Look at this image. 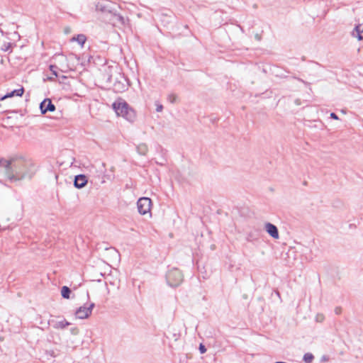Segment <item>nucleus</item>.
<instances>
[{
	"mask_svg": "<svg viewBox=\"0 0 363 363\" xmlns=\"http://www.w3.org/2000/svg\"><path fill=\"white\" fill-rule=\"evenodd\" d=\"M65 33L66 34H68V33H71V28H70L69 27H67V28H65Z\"/></svg>",
	"mask_w": 363,
	"mask_h": 363,
	"instance_id": "29",
	"label": "nucleus"
},
{
	"mask_svg": "<svg viewBox=\"0 0 363 363\" xmlns=\"http://www.w3.org/2000/svg\"><path fill=\"white\" fill-rule=\"evenodd\" d=\"M23 93H24V89L23 87H21L18 89L13 90L11 92L1 96L0 98V101H4L7 98L13 97L14 96H21L23 94Z\"/></svg>",
	"mask_w": 363,
	"mask_h": 363,
	"instance_id": "14",
	"label": "nucleus"
},
{
	"mask_svg": "<svg viewBox=\"0 0 363 363\" xmlns=\"http://www.w3.org/2000/svg\"><path fill=\"white\" fill-rule=\"evenodd\" d=\"M177 96L174 94H171L168 96V100L170 103L174 104L177 101Z\"/></svg>",
	"mask_w": 363,
	"mask_h": 363,
	"instance_id": "21",
	"label": "nucleus"
},
{
	"mask_svg": "<svg viewBox=\"0 0 363 363\" xmlns=\"http://www.w3.org/2000/svg\"><path fill=\"white\" fill-rule=\"evenodd\" d=\"M117 18H118V20L121 22V23H124V20H123V18L121 17V16H117Z\"/></svg>",
	"mask_w": 363,
	"mask_h": 363,
	"instance_id": "30",
	"label": "nucleus"
},
{
	"mask_svg": "<svg viewBox=\"0 0 363 363\" xmlns=\"http://www.w3.org/2000/svg\"><path fill=\"white\" fill-rule=\"evenodd\" d=\"M51 323L53 328L55 329H64L70 325V323L65 319H61L60 320H52Z\"/></svg>",
	"mask_w": 363,
	"mask_h": 363,
	"instance_id": "13",
	"label": "nucleus"
},
{
	"mask_svg": "<svg viewBox=\"0 0 363 363\" xmlns=\"http://www.w3.org/2000/svg\"><path fill=\"white\" fill-rule=\"evenodd\" d=\"M104 177H105V176H104ZM105 182H106V180H105V179H104V178H103V179L101 180V184H104V183H105Z\"/></svg>",
	"mask_w": 363,
	"mask_h": 363,
	"instance_id": "31",
	"label": "nucleus"
},
{
	"mask_svg": "<svg viewBox=\"0 0 363 363\" xmlns=\"http://www.w3.org/2000/svg\"><path fill=\"white\" fill-rule=\"evenodd\" d=\"M10 169V160L0 159V179H6L9 181Z\"/></svg>",
	"mask_w": 363,
	"mask_h": 363,
	"instance_id": "7",
	"label": "nucleus"
},
{
	"mask_svg": "<svg viewBox=\"0 0 363 363\" xmlns=\"http://www.w3.org/2000/svg\"><path fill=\"white\" fill-rule=\"evenodd\" d=\"M199 351L201 354H203L206 352V349L203 345L201 344L199 345Z\"/></svg>",
	"mask_w": 363,
	"mask_h": 363,
	"instance_id": "27",
	"label": "nucleus"
},
{
	"mask_svg": "<svg viewBox=\"0 0 363 363\" xmlns=\"http://www.w3.org/2000/svg\"><path fill=\"white\" fill-rule=\"evenodd\" d=\"M152 201L147 197L140 198L137 202L138 212L141 215L150 214Z\"/></svg>",
	"mask_w": 363,
	"mask_h": 363,
	"instance_id": "5",
	"label": "nucleus"
},
{
	"mask_svg": "<svg viewBox=\"0 0 363 363\" xmlns=\"http://www.w3.org/2000/svg\"><path fill=\"white\" fill-rule=\"evenodd\" d=\"M116 70V67H113L108 66V67H104V73H103L104 79L106 82H111V78L113 76V73Z\"/></svg>",
	"mask_w": 363,
	"mask_h": 363,
	"instance_id": "11",
	"label": "nucleus"
},
{
	"mask_svg": "<svg viewBox=\"0 0 363 363\" xmlns=\"http://www.w3.org/2000/svg\"><path fill=\"white\" fill-rule=\"evenodd\" d=\"M103 257L107 264L113 270H118V266L121 261V255L114 247L105 249Z\"/></svg>",
	"mask_w": 363,
	"mask_h": 363,
	"instance_id": "3",
	"label": "nucleus"
},
{
	"mask_svg": "<svg viewBox=\"0 0 363 363\" xmlns=\"http://www.w3.org/2000/svg\"><path fill=\"white\" fill-rule=\"evenodd\" d=\"M313 355L311 353H306L304 355H303V361L306 362V363H311L313 359Z\"/></svg>",
	"mask_w": 363,
	"mask_h": 363,
	"instance_id": "18",
	"label": "nucleus"
},
{
	"mask_svg": "<svg viewBox=\"0 0 363 363\" xmlns=\"http://www.w3.org/2000/svg\"><path fill=\"white\" fill-rule=\"evenodd\" d=\"M112 106L118 116H121L131 123L135 121V111L123 99H119L116 100Z\"/></svg>",
	"mask_w": 363,
	"mask_h": 363,
	"instance_id": "2",
	"label": "nucleus"
},
{
	"mask_svg": "<svg viewBox=\"0 0 363 363\" xmlns=\"http://www.w3.org/2000/svg\"><path fill=\"white\" fill-rule=\"evenodd\" d=\"M95 306L94 303H86L83 306L79 307L75 311V317L77 319L83 320L88 318L92 313Z\"/></svg>",
	"mask_w": 363,
	"mask_h": 363,
	"instance_id": "4",
	"label": "nucleus"
},
{
	"mask_svg": "<svg viewBox=\"0 0 363 363\" xmlns=\"http://www.w3.org/2000/svg\"><path fill=\"white\" fill-rule=\"evenodd\" d=\"M71 293L70 289L69 287L65 286L61 289V295L64 298H69V294Z\"/></svg>",
	"mask_w": 363,
	"mask_h": 363,
	"instance_id": "17",
	"label": "nucleus"
},
{
	"mask_svg": "<svg viewBox=\"0 0 363 363\" xmlns=\"http://www.w3.org/2000/svg\"><path fill=\"white\" fill-rule=\"evenodd\" d=\"M11 43H5L3 44L1 50L3 51H8L11 48Z\"/></svg>",
	"mask_w": 363,
	"mask_h": 363,
	"instance_id": "22",
	"label": "nucleus"
},
{
	"mask_svg": "<svg viewBox=\"0 0 363 363\" xmlns=\"http://www.w3.org/2000/svg\"><path fill=\"white\" fill-rule=\"evenodd\" d=\"M325 319V316L322 313H318L315 315V320L318 323H322Z\"/></svg>",
	"mask_w": 363,
	"mask_h": 363,
	"instance_id": "20",
	"label": "nucleus"
},
{
	"mask_svg": "<svg viewBox=\"0 0 363 363\" xmlns=\"http://www.w3.org/2000/svg\"><path fill=\"white\" fill-rule=\"evenodd\" d=\"M330 118H333V119H335V120H338L339 119L338 116L335 113H330Z\"/></svg>",
	"mask_w": 363,
	"mask_h": 363,
	"instance_id": "28",
	"label": "nucleus"
},
{
	"mask_svg": "<svg viewBox=\"0 0 363 363\" xmlns=\"http://www.w3.org/2000/svg\"><path fill=\"white\" fill-rule=\"evenodd\" d=\"M86 40V38L83 34L77 35V36H74L72 39V42H77L81 46H83Z\"/></svg>",
	"mask_w": 363,
	"mask_h": 363,
	"instance_id": "15",
	"label": "nucleus"
},
{
	"mask_svg": "<svg viewBox=\"0 0 363 363\" xmlns=\"http://www.w3.org/2000/svg\"><path fill=\"white\" fill-rule=\"evenodd\" d=\"M165 279L167 284L171 287H177L183 281L182 274H166Z\"/></svg>",
	"mask_w": 363,
	"mask_h": 363,
	"instance_id": "6",
	"label": "nucleus"
},
{
	"mask_svg": "<svg viewBox=\"0 0 363 363\" xmlns=\"http://www.w3.org/2000/svg\"><path fill=\"white\" fill-rule=\"evenodd\" d=\"M56 69H57V67L55 66V65H50V69L52 72V74H53V75L55 77L57 76V73Z\"/></svg>",
	"mask_w": 363,
	"mask_h": 363,
	"instance_id": "23",
	"label": "nucleus"
},
{
	"mask_svg": "<svg viewBox=\"0 0 363 363\" xmlns=\"http://www.w3.org/2000/svg\"><path fill=\"white\" fill-rule=\"evenodd\" d=\"M88 180L84 174H79L75 177L74 185L77 189H82L86 186Z\"/></svg>",
	"mask_w": 363,
	"mask_h": 363,
	"instance_id": "10",
	"label": "nucleus"
},
{
	"mask_svg": "<svg viewBox=\"0 0 363 363\" xmlns=\"http://www.w3.org/2000/svg\"><path fill=\"white\" fill-rule=\"evenodd\" d=\"M12 35H13V39L14 40H20V38H21L20 35H19L17 32H13V33H12Z\"/></svg>",
	"mask_w": 363,
	"mask_h": 363,
	"instance_id": "24",
	"label": "nucleus"
},
{
	"mask_svg": "<svg viewBox=\"0 0 363 363\" xmlns=\"http://www.w3.org/2000/svg\"><path fill=\"white\" fill-rule=\"evenodd\" d=\"M352 35L359 40L363 39V23H359L355 26L352 32Z\"/></svg>",
	"mask_w": 363,
	"mask_h": 363,
	"instance_id": "12",
	"label": "nucleus"
},
{
	"mask_svg": "<svg viewBox=\"0 0 363 363\" xmlns=\"http://www.w3.org/2000/svg\"><path fill=\"white\" fill-rule=\"evenodd\" d=\"M137 152L141 155H145L148 152V147L145 143L139 144L137 147Z\"/></svg>",
	"mask_w": 363,
	"mask_h": 363,
	"instance_id": "16",
	"label": "nucleus"
},
{
	"mask_svg": "<svg viewBox=\"0 0 363 363\" xmlns=\"http://www.w3.org/2000/svg\"><path fill=\"white\" fill-rule=\"evenodd\" d=\"M163 110V106L160 104H156V111L161 112Z\"/></svg>",
	"mask_w": 363,
	"mask_h": 363,
	"instance_id": "26",
	"label": "nucleus"
},
{
	"mask_svg": "<svg viewBox=\"0 0 363 363\" xmlns=\"http://www.w3.org/2000/svg\"><path fill=\"white\" fill-rule=\"evenodd\" d=\"M265 230L267 233L274 239H279V235L277 228L272 223H267L265 224Z\"/></svg>",
	"mask_w": 363,
	"mask_h": 363,
	"instance_id": "9",
	"label": "nucleus"
},
{
	"mask_svg": "<svg viewBox=\"0 0 363 363\" xmlns=\"http://www.w3.org/2000/svg\"><path fill=\"white\" fill-rule=\"evenodd\" d=\"M334 312L336 315H340L342 313V308L340 306H337L334 309Z\"/></svg>",
	"mask_w": 363,
	"mask_h": 363,
	"instance_id": "25",
	"label": "nucleus"
},
{
	"mask_svg": "<svg viewBox=\"0 0 363 363\" xmlns=\"http://www.w3.org/2000/svg\"><path fill=\"white\" fill-rule=\"evenodd\" d=\"M9 181L16 182L26 178H31L33 172L32 164L21 156L12 157L10 159Z\"/></svg>",
	"mask_w": 363,
	"mask_h": 363,
	"instance_id": "1",
	"label": "nucleus"
},
{
	"mask_svg": "<svg viewBox=\"0 0 363 363\" xmlns=\"http://www.w3.org/2000/svg\"><path fill=\"white\" fill-rule=\"evenodd\" d=\"M99 172L95 167H91L89 169V173L95 178L99 177Z\"/></svg>",
	"mask_w": 363,
	"mask_h": 363,
	"instance_id": "19",
	"label": "nucleus"
},
{
	"mask_svg": "<svg viewBox=\"0 0 363 363\" xmlns=\"http://www.w3.org/2000/svg\"><path fill=\"white\" fill-rule=\"evenodd\" d=\"M40 108L41 113L44 114L48 111H54L55 110V106L52 104L50 99H45L40 103Z\"/></svg>",
	"mask_w": 363,
	"mask_h": 363,
	"instance_id": "8",
	"label": "nucleus"
}]
</instances>
